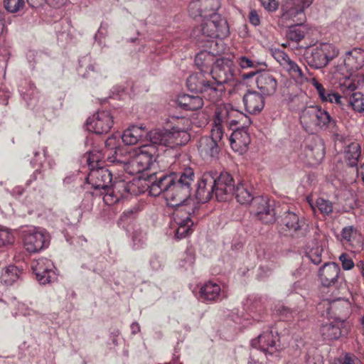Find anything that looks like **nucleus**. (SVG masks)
<instances>
[{"label":"nucleus","mask_w":364,"mask_h":364,"mask_svg":"<svg viewBox=\"0 0 364 364\" xmlns=\"http://www.w3.org/2000/svg\"><path fill=\"white\" fill-rule=\"evenodd\" d=\"M155 178L149 187V193L158 196L163 193L168 206L175 207L183 203L191 195L195 180L193 168L188 167L181 173H153L150 179Z\"/></svg>","instance_id":"1"},{"label":"nucleus","mask_w":364,"mask_h":364,"mask_svg":"<svg viewBox=\"0 0 364 364\" xmlns=\"http://www.w3.org/2000/svg\"><path fill=\"white\" fill-rule=\"evenodd\" d=\"M119 144L116 136H112L107 139L103 149H94L89 151L87 156V163L90 173L87 177V183L95 190H103L104 194L109 184L112 182V171L102 166L104 161L110 164H119L121 160L117 159V151Z\"/></svg>","instance_id":"2"},{"label":"nucleus","mask_w":364,"mask_h":364,"mask_svg":"<svg viewBox=\"0 0 364 364\" xmlns=\"http://www.w3.org/2000/svg\"><path fill=\"white\" fill-rule=\"evenodd\" d=\"M272 55L296 82L300 84L309 82L316 90L322 102L342 105V97L338 92L326 90L315 77L309 79L306 73L284 50L272 49Z\"/></svg>","instance_id":"3"},{"label":"nucleus","mask_w":364,"mask_h":364,"mask_svg":"<svg viewBox=\"0 0 364 364\" xmlns=\"http://www.w3.org/2000/svg\"><path fill=\"white\" fill-rule=\"evenodd\" d=\"M157 148L154 145H141L134 151L127 162L121 161L124 170L130 175H135L149 170L156 161Z\"/></svg>","instance_id":"4"},{"label":"nucleus","mask_w":364,"mask_h":364,"mask_svg":"<svg viewBox=\"0 0 364 364\" xmlns=\"http://www.w3.org/2000/svg\"><path fill=\"white\" fill-rule=\"evenodd\" d=\"M314 0H285L281 6V16L279 25L282 27L301 26L306 20L305 9L309 7Z\"/></svg>","instance_id":"5"},{"label":"nucleus","mask_w":364,"mask_h":364,"mask_svg":"<svg viewBox=\"0 0 364 364\" xmlns=\"http://www.w3.org/2000/svg\"><path fill=\"white\" fill-rule=\"evenodd\" d=\"M213 124L217 127H220L221 132L224 133L225 127L232 129L234 126L240 125L242 128H248L251 124L249 117L233 109L232 107L225 105H220L217 106Z\"/></svg>","instance_id":"6"},{"label":"nucleus","mask_w":364,"mask_h":364,"mask_svg":"<svg viewBox=\"0 0 364 364\" xmlns=\"http://www.w3.org/2000/svg\"><path fill=\"white\" fill-rule=\"evenodd\" d=\"M363 83L364 75L358 74L340 79L338 87L345 97H349L348 103L353 109L360 113L364 112V95L355 91L362 87Z\"/></svg>","instance_id":"7"},{"label":"nucleus","mask_w":364,"mask_h":364,"mask_svg":"<svg viewBox=\"0 0 364 364\" xmlns=\"http://www.w3.org/2000/svg\"><path fill=\"white\" fill-rule=\"evenodd\" d=\"M186 85L190 91L201 93L204 99L212 103L220 100V91L215 88L210 73L199 71L191 74L186 80Z\"/></svg>","instance_id":"8"},{"label":"nucleus","mask_w":364,"mask_h":364,"mask_svg":"<svg viewBox=\"0 0 364 364\" xmlns=\"http://www.w3.org/2000/svg\"><path fill=\"white\" fill-rule=\"evenodd\" d=\"M230 33L227 21L220 14L213 15V17L203 19L201 24L193 30V35L197 38L201 36L209 38H225Z\"/></svg>","instance_id":"9"},{"label":"nucleus","mask_w":364,"mask_h":364,"mask_svg":"<svg viewBox=\"0 0 364 364\" xmlns=\"http://www.w3.org/2000/svg\"><path fill=\"white\" fill-rule=\"evenodd\" d=\"M235 70L234 62L227 58L217 59L210 70V78L214 83L215 88H218L220 91V98L225 90L224 84L233 78Z\"/></svg>","instance_id":"10"},{"label":"nucleus","mask_w":364,"mask_h":364,"mask_svg":"<svg viewBox=\"0 0 364 364\" xmlns=\"http://www.w3.org/2000/svg\"><path fill=\"white\" fill-rule=\"evenodd\" d=\"M251 345L263 352L267 359L278 358L279 352L284 348L280 343L279 334L277 332L274 333L272 330L264 331L252 340Z\"/></svg>","instance_id":"11"},{"label":"nucleus","mask_w":364,"mask_h":364,"mask_svg":"<svg viewBox=\"0 0 364 364\" xmlns=\"http://www.w3.org/2000/svg\"><path fill=\"white\" fill-rule=\"evenodd\" d=\"M325 156V146L321 139L314 136L306 140L299 157L309 166L319 164Z\"/></svg>","instance_id":"12"},{"label":"nucleus","mask_w":364,"mask_h":364,"mask_svg":"<svg viewBox=\"0 0 364 364\" xmlns=\"http://www.w3.org/2000/svg\"><path fill=\"white\" fill-rule=\"evenodd\" d=\"M338 55V50L332 43L316 44L311 50V55L308 57L309 64L316 68H322Z\"/></svg>","instance_id":"13"},{"label":"nucleus","mask_w":364,"mask_h":364,"mask_svg":"<svg viewBox=\"0 0 364 364\" xmlns=\"http://www.w3.org/2000/svg\"><path fill=\"white\" fill-rule=\"evenodd\" d=\"M224 134L221 132L220 127L212 124L210 136H203L198 141V151L203 159H208L215 156L219 152L218 143L223 141Z\"/></svg>","instance_id":"14"},{"label":"nucleus","mask_w":364,"mask_h":364,"mask_svg":"<svg viewBox=\"0 0 364 364\" xmlns=\"http://www.w3.org/2000/svg\"><path fill=\"white\" fill-rule=\"evenodd\" d=\"M129 194H136L134 184L124 180H115L105 192L103 200L107 205H112L127 198Z\"/></svg>","instance_id":"15"},{"label":"nucleus","mask_w":364,"mask_h":364,"mask_svg":"<svg viewBox=\"0 0 364 364\" xmlns=\"http://www.w3.org/2000/svg\"><path fill=\"white\" fill-rule=\"evenodd\" d=\"M343 65H338L336 67V73L343 75V78L355 75L350 72L360 70L364 67V50L360 48L353 49L346 53L343 59Z\"/></svg>","instance_id":"16"},{"label":"nucleus","mask_w":364,"mask_h":364,"mask_svg":"<svg viewBox=\"0 0 364 364\" xmlns=\"http://www.w3.org/2000/svg\"><path fill=\"white\" fill-rule=\"evenodd\" d=\"M252 206V212L263 223L272 224L276 221L277 210L274 200H270L267 196H257Z\"/></svg>","instance_id":"17"},{"label":"nucleus","mask_w":364,"mask_h":364,"mask_svg":"<svg viewBox=\"0 0 364 364\" xmlns=\"http://www.w3.org/2000/svg\"><path fill=\"white\" fill-rule=\"evenodd\" d=\"M48 233L40 228H33L26 231L23 235V247L29 253H36L47 247L49 245Z\"/></svg>","instance_id":"18"},{"label":"nucleus","mask_w":364,"mask_h":364,"mask_svg":"<svg viewBox=\"0 0 364 364\" xmlns=\"http://www.w3.org/2000/svg\"><path fill=\"white\" fill-rule=\"evenodd\" d=\"M220 6L219 0H193L189 4L188 13L194 18L201 17L203 20L218 15Z\"/></svg>","instance_id":"19"},{"label":"nucleus","mask_w":364,"mask_h":364,"mask_svg":"<svg viewBox=\"0 0 364 364\" xmlns=\"http://www.w3.org/2000/svg\"><path fill=\"white\" fill-rule=\"evenodd\" d=\"M215 172H205L199 178L196 190V197L199 203H204L215 196Z\"/></svg>","instance_id":"20"},{"label":"nucleus","mask_w":364,"mask_h":364,"mask_svg":"<svg viewBox=\"0 0 364 364\" xmlns=\"http://www.w3.org/2000/svg\"><path fill=\"white\" fill-rule=\"evenodd\" d=\"M114 124L113 117L109 111H98L87 120L89 131L97 134L108 133Z\"/></svg>","instance_id":"21"},{"label":"nucleus","mask_w":364,"mask_h":364,"mask_svg":"<svg viewBox=\"0 0 364 364\" xmlns=\"http://www.w3.org/2000/svg\"><path fill=\"white\" fill-rule=\"evenodd\" d=\"M340 266L335 262L325 263L318 270V277L321 285L325 287H337L343 279L340 276Z\"/></svg>","instance_id":"22"},{"label":"nucleus","mask_w":364,"mask_h":364,"mask_svg":"<svg viewBox=\"0 0 364 364\" xmlns=\"http://www.w3.org/2000/svg\"><path fill=\"white\" fill-rule=\"evenodd\" d=\"M188 121L183 117L177 118L171 129H167L168 146L174 147L186 144L190 140V134L187 132Z\"/></svg>","instance_id":"23"},{"label":"nucleus","mask_w":364,"mask_h":364,"mask_svg":"<svg viewBox=\"0 0 364 364\" xmlns=\"http://www.w3.org/2000/svg\"><path fill=\"white\" fill-rule=\"evenodd\" d=\"M346 316L341 317L339 314L333 321L323 323L320 328V333L324 340L333 341L338 339L341 336L348 333V328L346 326Z\"/></svg>","instance_id":"24"},{"label":"nucleus","mask_w":364,"mask_h":364,"mask_svg":"<svg viewBox=\"0 0 364 364\" xmlns=\"http://www.w3.org/2000/svg\"><path fill=\"white\" fill-rule=\"evenodd\" d=\"M215 198L218 201H223L232 196L235 189L232 176L228 172L219 175L215 172Z\"/></svg>","instance_id":"25"},{"label":"nucleus","mask_w":364,"mask_h":364,"mask_svg":"<svg viewBox=\"0 0 364 364\" xmlns=\"http://www.w3.org/2000/svg\"><path fill=\"white\" fill-rule=\"evenodd\" d=\"M279 224L281 230L284 232L295 234L301 232L303 235L302 230L306 225V221L304 218L300 217L297 213L289 210L281 216Z\"/></svg>","instance_id":"26"},{"label":"nucleus","mask_w":364,"mask_h":364,"mask_svg":"<svg viewBox=\"0 0 364 364\" xmlns=\"http://www.w3.org/2000/svg\"><path fill=\"white\" fill-rule=\"evenodd\" d=\"M53 262L45 257H41L31 262V269L38 281L43 284L49 283L54 277Z\"/></svg>","instance_id":"27"},{"label":"nucleus","mask_w":364,"mask_h":364,"mask_svg":"<svg viewBox=\"0 0 364 364\" xmlns=\"http://www.w3.org/2000/svg\"><path fill=\"white\" fill-rule=\"evenodd\" d=\"M210 48V50H202L199 52L195 57V64L199 69V71L205 73H210V70L216 62L215 55H219L220 51L212 48L213 45L218 46V43L211 41Z\"/></svg>","instance_id":"28"},{"label":"nucleus","mask_w":364,"mask_h":364,"mask_svg":"<svg viewBox=\"0 0 364 364\" xmlns=\"http://www.w3.org/2000/svg\"><path fill=\"white\" fill-rule=\"evenodd\" d=\"M226 139L230 142L232 150L240 154L247 150L250 143V136L247 132V128H237L233 130L230 137L226 134Z\"/></svg>","instance_id":"29"},{"label":"nucleus","mask_w":364,"mask_h":364,"mask_svg":"<svg viewBox=\"0 0 364 364\" xmlns=\"http://www.w3.org/2000/svg\"><path fill=\"white\" fill-rule=\"evenodd\" d=\"M257 87L263 96H270L274 94L277 89V80L269 71L261 72L255 78Z\"/></svg>","instance_id":"30"},{"label":"nucleus","mask_w":364,"mask_h":364,"mask_svg":"<svg viewBox=\"0 0 364 364\" xmlns=\"http://www.w3.org/2000/svg\"><path fill=\"white\" fill-rule=\"evenodd\" d=\"M245 110L250 114H258L264 107V98L257 91H247L242 98Z\"/></svg>","instance_id":"31"},{"label":"nucleus","mask_w":364,"mask_h":364,"mask_svg":"<svg viewBox=\"0 0 364 364\" xmlns=\"http://www.w3.org/2000/svg\"><path fill=\"white\" fill-rule=\"evenodd\" d=\"M316 109L314 106L304 108L300 114V123L304 130L309 134H316L318 132V124L316 123Z\"/></svg>","instance_id":"32"},{"label":"nucleus","mask_w":364,"mask_h":364,"mask_svg":"<svg viewBox=\"0 0 364 364\" xmlns=\"http://www.w3.org/2000/svg\"><path fill=\"white\" fill-rule=\"evenodd\" d=\"M147 135V131L138 126H130L126 129L122 135V140L125 145H135L144 140Z\"/></svg>","instance_id":"33"},{"label":"nucleus","mask_w":364,"mask_h":364,"mask_svg":"<svg viewBox=\"0 0 364 364\" xmlns=\"http://www.w3.org/2000/svg\"><path fill=\"white\" fill-rule=\"evenodd\" d=\"M203 97L183 94L178 97L176 102L183 109L196 111L201 109L204 105Z\"/></svg>","instance_id":"34"},{"label":"nucleus","mask_w":364,"mask_h":364,"mask_svg":"<svg viewBox=\"0 0 364 364\" xmlns=\"http://www.w3.org/2000/svg\"><path fill=\"white\" fill-rule=\"evenodd\" d=\"M175 207L176 208L173 213L174 224L194 223L191 219V216L194 214L196 209L193 205L182 203Z\"/></svg>","instance_id":"35"},{"label":"nucleus","mask_w":364,"mask_h":364,"mask_svg":"<svg viewBox=\"0 0 364 364\" xmlns=\"http://www.w3.org/2000/svg\"><path fill=\"white\" fill-rule=\"evenodd\" d=\"M220 286L212 281L205 282L199 291V297L203 301H215L220 297Z\"/></svg>","instance_id":"36"},{"label":"nucleus","mask_w":364,"mask_h":364,"mask_svg":"<svg viewBox=\"0 0 364 364\" xmlns=\"http://www.w3.org/2000/svg\"><path fill=\"white\" fill-rule=\"evenodd\" d=\"M314 108L316 109V123L318 124V132L323 129H330L331 132H334L336 120L321 107L314 106Z\"/></svg>","instance_id":"37"},{"label":"nucleus","mask_w":364,"mask_h":364,"mask_svg":"<svg viewBox=\"0 0 364 364\" xmlns=\"http://www.w3.org/2000/svg\"><path fill=\"white\" fill-rule=\"evenodd\" d=\"M361 155V148L358 143L352 142L344 151V159L350 166H356Z\"/></svg>","instance_id":"38"},{"label":"nucleus","mask_w":364,"mask_h":364,"mask_svg":"<svg viewBox=\"0 0 364 364\" xmlns=\"http://www.w3.org/2000/svg\"><path fill=\"white\" fill-rule=\"evenodd\" d=\"M23 271L15 265H9L3 269L1 275V282L6 285H12L21 277Z\"/></svg>","instance_id":"39"},{"label":"nucleus","mask_w":364,"mask_h":364,"mask_svg":"<svg viewBox=\"0 0 364 364\" xmlns=\"http://www.w3.org/2000/svg\"><path fill=\"white\" fill-rule=\"evenodd\" d=\"M235 198L241 204H248L250 202L253 203L255 197L253 196L252 193V188L242 183H239L234 191Z\"/></svg>","instance_id":"40"},{"label":"nucleus","mask_w":364,"mask_h":364,"mask_svg":"<svg viewBox=\"0 0 364 364\" xmlns=\"http://www.w3.org/2000/svg\"><path fill=\"white\" fill-rule=\"evenodd\" d=\"M146 137H148V141L150 143L146 144L145 145H154L155 147H156V145H163L165 146H168L167 129L151 130L149 132H147V135Z\"/></svg>","instance_id":"41"},{"label":"nucleus","mask_w":364,"mask_h":364,"mask_svg":"<svg viewBox=\"0 0 364 364\" xmlns=\"http://www.w3.org/2000/svg\"><path fill=\"white\" fill-rule=\"evenodd\" d=\"M289 29L287 32V38L291 41L296 43L300 42L306 34V28L303 25L301 26H292L288 27Z\"/></svg>","instance_id":"42"},{"label":"nucleus","mask_w":364,"mask_h":364,"mask_svg":"<svg viewBox=\"0 0 364 364\" xmlns=\"http://www.w3.org/2000/svg\"><path fill=\"white\" fill-rule=\"evenodd\" d=\"M194 223H182V224H175L172 225L173 228H176L175 235L177 238L181 239L187 237L190 234L192 233L193 229L192 227Z\"/></svg>","instance_id":"43"},{"label":"nucleus","mask_w":364,"mask_h":364,"mask_svg":"<svg viewBox=\"0 0 364 364\" xmlns=\"http://www.w3.org/2000/svg\"><path fill=\"white\" fill-rule=\"evenodd\" d=\"M356 230L353 226H347L343 228L340 235V240L343 244H350L355 239Z\"/></svg>","instance_id":"44"},{"label":"nucleus","mask_w":364,"mask_h":364,"mask_svg":"<svg viewBox=\"0 0 364 364\" xmlns=\"http://www.w3.org/2000/svg\"><path fill=\"white\" fill-rule=\"evenodd\" d=\"M134 247L135 249L141 248L147 240L146 233L141 230H136L132 236Z\"/></svg>","instance_id":"45"},{"label":"nucleus","mask_w":364,"mask_h":364,"mask_svg":"<svg viewBox=\"0 0 364 364\" xmlns=\"http://www.w3.org/2000/svg\"><path fill=\"white\" fill-rule=\"evenodd\" d=\"M316 206L319 211L324 215H328L333 211L332 203L322 198H319L316 200Z\"/></svg>","instance_id":"46"},{"label":"nucleus","mask_w":364,"mask_h":364,"mask_svg":"<svg viewBox=\"0 0 364 364\" xmlns=\"http://www.w3.org/2000/svg\"><path fill=\"white\" fill-rule=\"evenodd\" d=\"M14 241L13 234L7 228L0 227V247L11 245Z\"/></svg>","instance_id":"47"},{"label":"nucleus","mask_w":364,"mask_h":364,"mask_svg":"<svg viewBox=\"0 0 364 364\" xmlns=\"http://www.w3.org/2000/svg\"><path fill=\"white\" fill-rule=\"evenodd\" d=\"M323 249L320 246H316L311 248L307 253V257L315 264H318L321 262V255Z\"/></svg>","instance_id":"48"},{"label":"nucleus","mask_w":364,"mask_h":364,"mask_svg":"<svg viewBox=\"0 0 364 364\" xmlns=\"http://www.w3.org/2000/svg\"><path fill=\"white\" fill-rule=\"evenodd\" d=\"M23 5V0H6L4 1L5 9L11 13L18 11Z\"/></svg>","instance_id":"49"},{"label":"nucleus","mask_w":364,"mask_h":364,"mask_svg":"<svg viewBox=\"0 0 364 364\" xmlns=\"http://www.w3.org/2000/svg\"><path fill=\"white\" fill-rule=\"evenodd\" d=\"M237 62L242 69L255 68L257 66V63L250 59L246 56H240L237 58Z\"/></svg>","instance_id":"50"},{"label":"nucleus","mask_w":364,"mask_h":364,"mask_svg":"<svg viewBox=\"0 0 364 364\" xmlns=\"http://www.w3.org/2000/svg\"><path fill=\"white\" fill-rule=\"evenodd\" d=\"M339 260L341 262L343 269L345 270H350L355 266L351 257L346 252L342 253L339 256Z\"/></svg>","instance_id":"51"},{"label":"nucleus","mask_w":364,"mask_h":364,"mask_svg":"<svg viewBox=\"0 0 364 364\" xmlns=\"http://www.w3.org/2000/svg\"><path fill=\"white\" fill-rule=\"evenodd\" d=\"M162 257L158 254H153L149 259V264L154 271L160 269L162 267Z\"/></svg>","instance_id":"52"},{"label":"nucleus","mask_w":364,"mask_h":364,"mask_svg":"<svg viewBox=\"0 0 364 364\" xmlns=\"http://www.w3.org/2000/svg\"><path fill=\"white\" fill-rule=\"evenodd\" d=\"M340 364H363L354 355L347 353L339 359Z\"/></svg>","instance_id":"53"},{"label":"nucleus","mask_w":364,"mask_h":364,"mask_svg":"<svg viewBox=\"0 0 364 364\" xmlns=\"http://www.w3.org/2000/svg\"><path fill=\"white\" fill-rule=\"evenodd\" d=\"M260 2L268 11H274L278 7V2L276 0H260Z\"/></svg>","instance_id":"54"},{"label":"nucleus","mask_w":364,"mask_h":364,"mask_svg":"<svg viewBox=\"0 0 364 364\" xmlns=\"http://www.w3.org/2000/svg\"><path fill=\"white\" fill-rule=\"evenodd\" d=\"M249 21L254 26H258L260 23V18L257 11L252 10L249 14Z\"/></svg>","instance_id":"55"},{"label":"nucleus","mask_w":364,"mask_h":364,"mask_svg":"<svg viewBox=\"0 0 364 364\" xmlns=\"http://www.w3.org/2000/svg\"><path fill=\"white\" fill-rule=\"evenodd\" d=\"M261 72H258L257 70L256 71H250V72H248V73H243L241 74V78L243 80H249V79H252V77H254L255 76H257L258 74H260Z\"/></svg>","instance_id":"56"},{"label":"nucleus","mask_w":364,"mask_h":364,"mask_svg":"<svg viewBox=\"0 0 364 364\" xmlns=\"http://www.w3.org/2000/svg\"><path fill=\"white\" fill-rule=\"evenodd\" d=\"M130 328L132 331V333L134 335L136 334L140 331V326L137 322H133L130 326Z\"/></svg>","instance_id":"57"},{"label":"nucleus","mask_w":364,"mask_h":364,"mask_svg":"<svg viewBox=\"0 0 364 364\" xmlns=\"http://www.w3.org/2000/svg\"><path fill=\"white\" fill-rule=\"evenodd\" d=\"M44 0H27L28 4L31 7H37L40 6Z\"/></svg>","instance_id":"58"},{"label":"nucleus","mask_w":364,"mask_h":364,"mask_svg":"<svg viewBox=\"0 0 364 364\" xmlns=\"http://www.w3.org/2000/svg\"><path fill=\"white\" fill-rule=\"evenodd\" d=\"M355 267L358 269V270L361 272L362 276L364 278V261H359L356 263Z\"/></svg>","instance_id":"59"},{"label":"nucleus","mask_w":364,"mask_h":364,"mask_svg":"<svg viewBox=\"0 0 364 364\" xmlns=\"http://www.w3.org/2000/svg\"><path fill=\"white\" fill-rule=\"evenodd\" d=\"M358 175L360 176L362 178V181L364 182V164H362L357 170Z\"/></svg>","instance_id":"60"},{"label":"nucleus","mask_w":364,"mask_h":364,"mask_svg":"<svg viewBox=\"0 0 364 364\" xmlns=\"http://www.w3.org/2000/svg\"><path fill=\"white\" fill-rule=\"evenodd\" d=\"M339 304L336 301H333L330 304V306L328 310L334 312V311L337 310L338 309Z\"/></svg>","instance_id":"61"},{"label":"nucleus","mask_w":364,"mask_h":364,"mask_svg":"<svg viewBox=\"0 0 364 364\" xmlns=\"http://www.w3.org/2000/svg\"><path fill=\"white\" fill-rule=\"evenodd\" d=\"M88 70H90L92 71L95 70V66L93 65H90L87 67Z\"/></svg>","instance_id":"62"},{"label":"nucleus","mask_w":364,"mask_h":364,"mask_svg":"<svg viewBox=\"0 0 364 364\" xmlns=\"http://www.w3.org/2000/svg\"><path fill=\"white\" fill-rule=\"evenodd\" d=\"M284 312H287V314H289H289H292V311H290L289 309H287V308H284Z\"/></svg>","instance_id":"63"},{"label":"nucleus","mask_w":364,"mask_h":364,"mask_svg":"<svg viewBox=\"0 0 364 364\" xmlns=\"http://www.w3.org/2000/svg\"><path fill=\"white\" fill-rule=\"evenodd\" d=\"M362 325L364 326V315H363V319H362Z\"/></svg>","instance_id":"64"}]
</instances>
